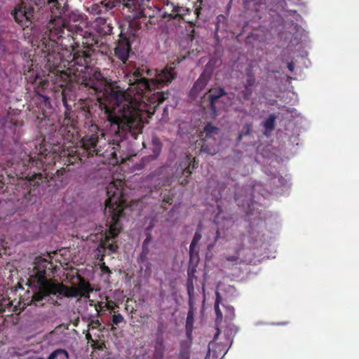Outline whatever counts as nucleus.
Wrapping results in <instances>:
<instances>
[{
    "mask_svg": "<svg viewBox=\"0 0 359 359\" xmlns=\"http://www.w3.org/2000/svg\"><path fill=\"white\" fill-rule=\"evenodd\" d=\"M92 56L93 51L88 47L86 50L74 48L67 60L63 62L68 65L67 71L57 70L61 74L56 76L55 81L62 86V78L69 79V83L89 88L95 94H102L96 102L83 100L79 108L81 115L90 119L100 109L111 131L121 138L130 135L136 139L142 133L144 120L151 117L156 107L168 97V91L151 93L152 90L170 83L175 78L174 69L165 67L149 81L144 74L146 72L151 75V71L137 68L129 78V87L126 91L116 82L104 77L100 70L91 68Z\"/></svg>",
    "mask_w": 359,
    "mask_h": 359,
    "instance_id": "f257e3e1",
    "label": "nucleus"
},
{
    "mask_svg": "<svg viewBox=\"0 0 359 359\" xmlns=\"http://www.w3.org/2000/svg\"><path fill=\"white\" fill-rule=\"evenodd\" d=\"M69 92H63L62 102L65 107V118L61 126L49 119L40 123V133L43 139L39 143L36 140L33 144L36 151L34 156L28 155V165L24 163V199L36 202V198L43 194L46 189L53 185L57 189L67 183L66 168L57 169L55 172H48V167L60 160L69 166L81 161L74 144L76 133V121L74 118L72 105L74 100Z\"/></svg>",
    "mask_w": 359,
    "mask_h": 359,
    "instance_id": "f03ea898",
    "label": "nucleus"
},
{
    "mask_svg": "<svg viewBox=\"0 0 359 359\" xmlns=\"http://www.w3.org/2000/svg\"><path fill=\"white\" fill-rule=\"evenodd\" d=\"M44 60H46V68L48 72L47 76L44 79L40 74L36 65H35V68H29L27 73H25V70L24 69L25 79L27 80V84L30 83L33 86V89L35 93L30 101L31 105H35L38 109V110L33 109L34 112L44 114L46 109L52 108L49 97L44 93V89L48 86V83L49 82L53 83L54 88H61L60 97H61L62 103L63 92L71 93L72 95V97L74 100L72 107L74 106V95L71 90L66 88V85L67 82H69V79L62 78V81L64 82L62 86L58 85V83L55 81L56 76L61 74L57 70L67 71L68 65L64 64L63 62L67 61V58H65L64 55L59 52H52L47 54ZM32 108H34V106H32Z\"/></svg>",
    "mask_w": 359,
    "mask_h": 359,
    "instance_id": "7ed1b4c3",
    "label": "nucleus"
},
{
    "mask_svg": "<svg viewBox=\"0 0 359 359\" xmlns=\"http://www.w3.org/2000/svg\"><path fill=\"white\" fill-rule=\"evenodd\" d=\"M50 263L45 259L34 262L33 274L29 276L27 285L32 290L31 299H24V309L27 306L41 307L43 300L51 294H58L67 297H80L81 290L75 287H68L62 283H54L46 278V269Z\"/></svg>",
    "mask_w": 359,
    "mask_h": 359,
    "instance_id": "20e7f679",
    "label": "nucleus"
},
{
    "mask_svg": "<svg viewBox=\"0 0 359 359\" xmlns=\"http://www.w3.org/2000/svg\"><path fill=\"white\" fill-rule=\"evenodd\" d=\"M124 182L121 180L113 181L107 187V199L105 201V210L108 209L110 217L108 234L106 236L104 245L111 252L117 250L115 243H110L109 239L115 238L122 230L120 218L123 215V210L128 207L126 195L123 191Z\"/></svg>",
    "mask_w": 359,
    "mask_h": 359,
    "instance_id": "39448f33",
    "label": "nucleus"
},
{
    "mask_svg": "<svg viewBox=\"0 0 359 359\" xmlns=\"http://www.w3.org/2000/svg\"><path fill=\"white\" fill-rule=\"evenodd\" d=\"M57 3V0H24V39H29L32 43L35 39L36 13L33 5L41 8L46 4Z\"/></svg>",
    "mask_w": 359,
    "mask_h": 359,
    "instance_id": "423d86ee",
    "label": "nucleus"
},
{
    "mask_svg": "<svg viewBox=\"0 0 359 359\" xmlns=\"http://www.w3.org/2000/svg\"><path fill=\"white\" fill-rule=\"evenodd\" d=\"M92 133L86 134L81 140V147L86 152L88 156L97 155L99 150L97 143L99 140V130L97 126H91Z\"/></svg>",
    "mask_w": 359,
    "mask_h": 359,
    "instance_id": "0eeeda50",
    "label": "nucleus"
},
{
    "mask_svg": "<svg viewBox=\"0 0 359 359\" xmlns=\"http://www.w3.org/2000/svg\"><path fill=\"white\" fill-rule=\"evenodd\" d=\"M130 13H132V16L133 20L130 21L128 23V27L127 28V31L125 32L124 29L122 28L120 34V36H126L129 39L134 37L137 31L142 27V22H140V19H143V20H146V15L144 14V8H143V15L141 16H135V14L137 13L138 8L133 6L130 8H128Z\"/></svg>",
    "mask_w": 359,
    "mask_h": 359,
    "instance_id": "6e6552de",
    "label": "nucleus"
},
{
    "mask_svg": "<svg viewBox=\"0 0 359 359\" xmlns=\"http://www.w3.org/2000/svg\"><path fill=\"white\" fill-rule=\"evenodd\" d=\"M226 94V93L224 89L221 87L211 88L205 94L209 102L208 107L212 117H215L217 115V104L219 102V99Z\"/></svg>",
    "mask_w": 359,
    "mask_h": 359,
    "instance_id": "1a4fd4ad",
    "label": "nucleus"
},
{
    "mask_svg": "<svg viewBox=\"0 0 359 359\" xmlns=\"http://www.w3.org/2000/svg\"><path fill=\"white\" fill-rule=\"evenodd\" d=\"M256 87V78L250 69L246 71V79L243 83V89L240 91L239 95L243 100H249Z\"/></svg>",
    "mask_w": 359,
    "mask_h": 359,
    "instance_id": "9d476101",
    "label": "nucleus"
},
{
    "mask_svg": "<svg viewBox=\"0 0 359 359\" xmlns=\"http://www.w3.org/2000/svg\"><path fill=\"white\" fill-rule=\"evenodd\" d=\"M120 39L114 49L115 55L117 58L122 61L123 64H126L128 61L129 52L131 50L130 39L126 36H121Z\"/></svg>",
    "mask_w": 359,
    "mask_h": 359,
    "instance_id": "9b49d317",
    "label": "nucleus"
},
{
    "mask_svg": "<svg viewBox=\"0 0 359 359\" xmlns=\"http://www.w3.org/2000/svg\"><path fill=\"white\" fill-rule=\"evenodd\" d=\"M115 0H102L98 4H93L87 8V11L92 15L105 14L116 6Z\"/></svg>",
    "mask_w": 359,
    "mask_h": 359,
    "instance_id": "f8f14e48",
    "label": "nucleus"
},
{
    "mask_svg": "<svg viewBox=\"0 0 359 359\" xmlns=\"http://www.w3.org/2000/svg\"><path fill=\"white\" fill-rule=\"evenodd\" d=\"M65 27V24L63 22L62 27H52L50 28L49 33L48 34V39L46 36H43L41 39V42L42 46L45 48L49 46L48 43L53 42L55 43L56 40L62 37V34H64V28Z\"/></svg>",
    "mask_w": 359,
    "mask_h": 359,
    "instance_id": "ddd939ff",
    "label": "nucleus"
},
{
    "mask_svg": "<svg viewBox=\"0 0 359 359\" xmlns=\"http://www.w3.org/2000/svg\"><path fill=\"white\" fill-rule=\"evenodd\" d=\"M164 12L163 17L167 18L170 20L177 19L181 18L180 12L182 10V7L178 5H175L173 2L170 0H165L164 3Z\"/></svg>",
    "mask_w": 359,
    "mask_h": 359,
    "instance_id": "4468645a",
    "label": "nucleus"
},
{
    "mask_svg": "<svg viewBox=\"0 0 359 359\" xmlns=\"http://www.w3.org/2000/svg\"><path fill=\"white\" fill-rule=\"evenodd\" d=\"M162 147H163V144H162L161 141L160 140V139L156 135L152 136L150 149L151 150L153 154L151 155L144 157L143 160L144 161L156 160L161 154V151H162Z\"/></svg>",
    "mask_w": 359,
    "mask_h": 359,
    "instance_id": "2eb2a0df",
    "label": "nucleus"
},
{
    "mask_svg": "<svg viewBox=\"0 0 359 359\" xmlns=\"http://www.w3.org/2000/svg\"><path fill=\"white\" fill-rule=\"evenodd\" d=\"M210 79V76L209 74L205 72L202 73L191 89V95L193 96H197V95L205 88Z\"/></svg>",
    "mask_w": 359,
    "mask_h": 359,
    "instance_id": "dca6fc26",
    "label": "nucleus"
},
{
    "mask_svg": "<svg viewBox=\"0 0 359 359\" xmlns=\"http://www.w3.org/2000/svg\"><path fill=\"white\" fill-rule=\"evenodd\" d=\"M120 149L121 144L118 140H116V143H113V147L109 154L111 163L118 164L124 161L123 155L120 151Z\"/></svg>",
    "mask_w": 359,
    "mask_h": 359,
    "instance_id": "f3484780",
    "label": "nucleus"
},
{
    "mask_svg": "<svg viewBox=\"0 0 359 359\" xmlns=\"http://www.w3.org/2000/svg\"><path fill=\"white\" fill-rule=\"evenodd\" d=\"M201 233L199 231H196L189 246V256L191 262L194 261H196V262H198V252L196 250L195 248L198 243L201 239Z\"/></svg>",
    "mask_w": 359,
    "mask_h": 359,
    "instance_id": "a211bd4d",
    "label": "nucleus"
},
{
    "mask_svg": "<svg viewBox=\"0 0 359 359\" xmlns=\"http://www.w3.org/2000/svg\"><path fill=\"white\" fill-rule=\"evenodd\" d=\"M198 167V162L196 161V158H194L191 161H190L188 165L182 170V175L185 176V177L180 181L182 185H186L189 183V177L191 175L192 171Z\"/></svg>",
    "mask_w": 359,
    "mask_h": 359,
    "instance_id": "6ab92c4d",
    "label": "nucleus"
},
{
    "mask_svg": "<svg viewBox=\"0 0 359 359\" xmlns=\"http://www.w3.org/2000/svg\"><path fill=\"white\" fill-rule=\"evenodd\" d=\"M191 344V338L189 340H184L180 342V351L178 354L179 359H189L190 349Z\"/></svg>",
    "mask_w": 359,
    "mask_h": 359,
    "instance_id": "aec40b11",
    "label": "nucleus"
},
{
    "mask_svg": "<svg viewBox=\"0 0 359 359\" xmlns=\"http://www.w3.org/2000/svg\"><path fill=\"white\" fill-rule=\"evenodd\" d=\"M150 0H128V5L130 6V8L133 6L137 8L138 7L137 13L135 14V16H141L143 15V8L146 5V2L149 1Z\"/></svg>",
    "mask_w": 359,
    "mask_h": 359,
    "instance_id": "412c9836",
    "label": "nucleus"
},
{
    "mask_svg": "<svg viewBox=\"0 0 359 359\" xmlns=\"http://www.w3.org/2000/svg\"><path fill=\"white\" fill-rule=\"evenodd\" d=\"M77 288L81 290L80 297H83L85 298H88L90 297V293L93 290L90 283L83 280L81 281L79 287Z\"/></svg>",
    "mask_w": 359,
    "mask_h": 359,
    "instance_id": "4be33fe9",
    "label": "nucleus"
},
{
    "mask_svg": "<svg viewBox=\"0 0 359 359\" xmlns=\"http://www.w3.org/2000/svg\"><path fill=\"white\" fill-rule=\"evenodd\" d=\"M276 116L274 114H271L267 119L263 122V126L265 129V134L271 133L275 128V121Z\"/></svg>",
    "mask_w": 359,
    "mask_h": 359,
    "instance_id": "5701e85b",
    "label": "nucleus"
},
{
    "mask_svg": "<svg viewBox=\"0 0 359 359\" xmlns=\"http://www.w3.org/2000/svg\"><path fill=\"white\" fill-rule=\"evenodd\" d=\"M222 297L218 292H216V299L214 305V309L216 314V320L221 321L222 320V313L219 309V304Z\"/></svg>",
    "mask_w": 359,
    "mask_h": 359,
    "instance_id": "b1692460",
    "label": "nucleus"
},
{
    "mask_svg": "<svg viewBox=\"0 0 359 359\" xmlns=\"http://www.w3.org/2000/svg\"><path fill=\"white\" fill-rule=\"evenodd\" d=\"M22 352L20 348L11 347L7 352V359H20Z\"/></svg>",
    "mask_w": 359,
    "mask_h": 359,
    "instance_id": "393cba45",
    "label": "nucleus"
},
{
    "mask_svg": "<svg viewBox=\"0 0 359 359\" xmlns=\"http://www.w3.org/2000/svg\"><path fill=\"white\" fill-rule=\"evenodd\" d=\"M194 323V314L191 311H189L187 313V320H186V330L188 338L191 337V333L193 328Z\"/></svg>",
    "mask_w": 359,
    "mask_h": 359,
    "instance_id": "a878e982",
    "label": "nucleus"
},
{
    "mask_svg": "<svg viewBox=\"0 0 359 359\" xmlns=\"http://www.w3.org/2000/svg\"><path fill=\"white\" fill-rule=\"evenodd\" d=\"M59 356H62L65 359H69V353L65 349L58 348L53 351L47 359H56Z\"/></svg>",
    "mask_w": 359,
    "mask_h": 359,
    "instance_id": "bb28decb",
    "label": "nucleus"
},
{
    "mask_svg": "<svg viewBox=\"0 0 359 359\" xmlns=\"http://www.w3.org/2000/svg\"><path fill=\"white\" fill-rule=\"evenodd\" d=\"M165 351V346H154V352H153L152 356L155 357L156 359H163Z\"/></svg>",
    "mask_w": 359,
    "mask_h": 359,
    "instance_id": "cd10ccee",
    "label": "nucleus"
},
{
    "mask_svg": "<svg viewBox=\"0 0 359 359\" xmlns=\"http://www.w3.org/2000/svg\"><path fill=\"white\" fill-rule=\"evenodd\" d=\"M12 15L15 20L20 24L22 21V11H21V5H18L12 12Z\"/></svg>",
    "mask_w": 359,
    "mask_h": 359,
    "instance_id": "c85d7f7f",
    "label": "nucleus"
},
{
    "mask_svg": "<svg viewBox=\"0 0 359 359\" xmlns=\"http://www.w3.org/2000/svg\"><path fill=\"white\" fill-rule=\"evenodd\" d=\"M149 251V250L148 245L142 243V251L141 255L137 260V262L139 263L143 262L144 261V259H146V257L148 255Z\"/></svg>",
    "mask_w": 359,
    "mask_h": 359,
    "instance_id": "c756f323",
    "label": "nucleus"
},
{
    "mask_svg": "<svg viewBox=\"0 0 359 359\" xmlns=\"http://www.w3.org/2000/svg\"><path fill=\"white\" fill-rule=\"evenodd\" d=\"M218 130V128L214 126H212L211 123H208L204 127V132L205 133L206 135H209L212 134V133H215Z\"/></svg>",
    "mask_w": 359,
    "mask_h": 359,
    "instance_id": "7c9ffc66",
    "label": "nucleus"
},
{
    "mask_svg": "<svg viewBox=\"0 0 359 359\" xmlns=\"http://www.w3.org/2000/svg\"><path fill=\"white\" fill-rule=\"evenodd\" d=\"M124 321V318L121 313L114 314L112 316V323L114 325H118L120 323Z\"/></svg>",
    "mask_w": 359,
    "mask_h": 359,
    "instance_id": "2f4dec72",
    "label": "nucleus"
},
{
    "mask_svg": "<svg viewBox=\"0 0 359 359\" xmlns=\"http://www.w3.org/2000/svg\"><path fill=\"white\" fill-rule=\"evenodd\" d=\"M173 198H174L173 194L164 195L163 197L162 201H163V203H165L168 205H171L173 202Z\"/></svg>",
    "mask_w": 359,
    "mask_h": 359,
    "instance_id": "473e14b6",
    "label": "nucleus"
},
{
    "mask_svg": "<svg viewBox=\"0 0 359 359\" xmlns=\"http://www.w3.org/2000/svg\"><path fill=\"white\" fill-rule=\"evenodd\" d=\"M154 346H165L164 344V340L162 336L158 335L156 336L155 342H154Z\"/></svg>",
    "mask_w": 359,
    "mask_h": 359,
    "instance_id": "72a5a7b5",
    "label": "nucleus"
},
{
    "mask_svg": "<svg viewBox=\"0 0 359 359\" xmlns=\"http://www.w3.org/2000/svg\"><path fill=\"white\" fill-rule=\"evenodd\" d=\"M193 262H190V264H191ZM196 271V266H191V265H189L188 271H187V273H188V276H189V280L191 279V278L194 277V273H195Z\"/></svg>",
    "mask_w": 359,
    "mask_h": 359,
    "instance_id": "f704fd0d",
    "label": "nucleus"
},
{
    "mask_svg": "<svg viewBox=\"0 0 359 359\" xmlns=\"http://www.w3.org/2000/svg\"><path fill=\"white\" fill-rule=\"evenodd\" d=\"M100 269L102 273L111 274V271L110 269L105 265V264L103 262L100 266Z\"/></svg>",
    "mask_w": 359,
    "mask_h": 359,
    "instance_id": "c9c22d12",
    "label": "nucleus"
},
{
    "mask_svg": "<svg viewBox=\"0 0 359 359\" xmlns=\"http://www.w3.org/2000/svg\"><path fill=\"white\" fill-rule=\"evenodd\" d=\"M93 348L95 349L102 350L104 346V343H99L98 341L94 342L92 345Z\"/></svg>",
    "mask_w": 359,
    "mask_h": 359,
    "instance_id": "e433bc0d",
    "label": "nucleus"
},
{
    "mask_svg": "<svg viewBox=\"0 0 359 359\" xmlns=\"http://www.w3.org/2000/svg\"><path fill=\"white\" fill-rule=\"evenodd\" d=\"M151 241V236L150 233H147V237L143 242V244L149 245V244L150 243Z\"/></svg>",
    "mask_w": 359,
    "mask_h": 359,
    "instance_id": "4c0bfd02",
    "label": "nucleus"
},
{
    "mask_svg": "<svg viewBox=\"0 0 359 359\" xmlns=\"http://www.w3.org/2000/svg\"><path fill=\"white\" fill-rule=\"evenodd\" d=\"M226 259L229 262H236L238 259V257L236 255L228 256Z\"/></svg>",
    "mask_w": 359,
    "mask_h": 359,
    "instance_id": "58836bf2",
    "label": "nucleus"
},
{
    "mask_svg": "<svg viewBox=\"0 0 359 359\" xmlns=\"http://www.w3.org/2000/svg\"><path fill=\"white\" fill-rule=\"evenodd\" d=\"M117 3H122L124 7L130 8V6L128 5V0H115Z\"/></svg>",
    "mask_w": 359,
    "mask_h": 359,
    "instance_id": "ea45409f",
    "label": "nucleus"
},
{
    "mask_svg": "<svg viewBox=\"0 0 359 359\" xmlns=\"http://www.w3.org/2000/svg\"><path fill=\"white\" fill-rule=\"evenodd\" d=\"M163 333V326L159 325L157 328L156 336H158V335L162 336Z\"/></svg>",
    "mask_w": 359,
    "mask_h": 359,
    "instance_id": "a19ab883",
    "label": "nucleus"
},
{
    "mask_svg": "<svg viewBox=\"0 0 359 359\" xmlns=\"http://www.w3.org/2000/svg\"><path fill=\"white\" fill-rule=\"evenodd\" d=\"M288 69L290 71V72H293L294 70V64L293 62H289L287 65Z\"/></svg>",
    "mask_w": 359,
    "mask_h": 359,
    "instance_id": "79ce46f5",
    "label": "nucleus"
},
{
    "mask_svg": "<svg viewBox=\"0 0 359 359\" xmlns=\"http://www.w3.org/2000/svg\"><path fill=\"white\" fill-rule=\"evenodd\" d=\"M21 310H22V309H21V308L18 309L16 306H15V307H14V311H15V312H16V313H15V315H16V316H18V315L20 313Z\"/></svg>",
    "mask_w": 359,
    "mask_h": 359,
    "instance_id": "37998d69",
    "label": "nucleus"
},
{
    "mask_svg": "<svg viewBox=\"0 0 359 359\" xmlns=\"http://www.w3.org/2000/svg\"><path fill=\"white\" fill-rule=\"evenodd\" d=\"M167 205L165 203H163V201H162V203L161 204V208L163 209V210H166L168 209L167 208Z\"/></svg>",
    "mask_w": 359,
    "mask_h": 359,
    "instance_id": "c03bdc74",
    "label": "nucleus"
},
{
    "mask_svg": "<svg viewBox=\"0 0 359 359\" xmlns=\"http://www.w3.org/2000/svg\"><path fill=\"white\" fill-rule=\"evenodd\" d=\"M107 27H108V29L107 31L106 32V34H111V32H112V29L113 27L110 25H107Z\"/></svg>",
    "mask_w": 359,
    "mask_h": 359,
    "instance_id": "a18cd8bd",
    "label": "nucleus"
},
{
    "mask_svg": "<svg viewBox=\"0 0 359 359\" xmlns=\"http://www.w3.org/2000/svg\"><path fill=\"white\" fill-rule=\"evenodd\" d=\"M176 209H177V206H176V205L173 206V207L171 208V210H170V212H169V213H168V214L170 215V214H171L172 212H175V211L176 210Z\"/></svg>",
    "mask_w": 359,
    "mask_h": 359,
    "instance_id": "49530a36",
    "label": "nucleus"
},
{
    "mask_svg": "<svg viewBox=\"0 0 359 359\" xmlns=\"http://www.w3.org/2000/svg\"><path fill=\"white\" fill-rule=\"evenodd\" d=\"M18 285L20 287H22V285H21V282H20V281H19V282L18 283Z\"/></svg>",
    "mask_w": 359,
    "mask_h": 359,
    "instance_id": "de8ad7c7",
    "label": "nucleus"
},
{
    "mask_svg": "<svg viewBox=\"0 0 359 359\" xmlns=\"http://www.w3.org/2000/svg\"><path fill=\"white\" fill-rule=\"evenodd\" d=\"M219 235V231H217V232H216V238H218Z\"/></svg>",
    "mask_w": 359,
    "mask_h": 359,
    "instance_id": "09e8293b",
    "label": "nucleus"
},
{
    "mask_svg": "<svg viewBox=\"0 0 359 359\" xmlns=\"http://www.w3.org/2000/svg\"><path fill=\"white\" fill-rule=\"evenodd\" d=\"M219 331L218 330L217 334L215 335V338L216 339L217 336L219 334Z\"/></svg>",
    "mask_w": 359,
    "mask_h": 359,
    "instance_id": "8fccbe9b",
    "label": "nucleus"
},
{
    "mask_svg": "<svg viewBox=\"0 0 359 359\" xmlns=\"http://www.w3.org/2000/svg\"><path fill=\"white\" fill-rule=\"evenodd\" d=\"M290 12L292 13H296V11H294H294H290Z\"/></svg>",
    "mask_w": 359,
    "mask_h": 359,
    "instance_id": "3c124183",
    "label": "nucleus"
},
{
    "mask_svg": "<svg viewBox=\"0 0 359 359\" xmlns=\"http://www.w3.org/2000/svg\"><path fill=\"white\" fill-rule=\"evenodd\" d=\"M31 66L33 67L34 66V64H33V60H31Z\"/></svg>",
    "mask_w": 359,
    "mask_h": 359,
    "instance_id": "603ef678",
    "label": "nucleus"
},
{
    "mask_svg": "<svg viewBox=\"0 0 359 359\" xmlns=\"http://www.w3.org/2000/svg\"><path fill=\"white\" fill-rule=\"evenodd\" d=\"M108 309H112V306H108Z\"/></svg>",
    "mask_w": 359,
    "mask_h": 359,
    "instance_id": "864d4df0",
    "label": "nucleus"
},
{
    "mask_svg": "<svg viewBox=\"0 0 359 359\" xmlns=\"http://www.w3.org/2000/svg\"><path fill=\"white\" fill-rule=\"evenodd\" d=\"M104 255H102V258L100 259V260H101V261H102V260H103V257H104Z\"/></svg>",
    "mask_w": 359,
    "mask_h": 359,
    "instance_id": "5fc2aeb1",
    "label": "nucleus"
},
{
    "mask_svg": "<svg viewBox=\"0 0 359 359\" xmlns=\"http://www.w3.org/2000/svg\"><path fill=\"white\" fill-rule=\"evenodd\" d=\"M27 90H30L31 89V87H27Z\"/></svg>",
    "mask_w": 359,
    "mask_h": 359,
    "instance_id": "6e6d98bb",
    "label": "nucleus"
},
{
    "mask_svg": "<svg viewBox=\"0 0 359 359\" xmlns=\"http://www.w3.org/2000/svg\"><path fill=\"white\" fill-rule=\"evenodd\" d=\"M36 359H44L43 358H37Z\"/></svg>",
    "mask_w": 359,
    "mask_h": 359,
    "instance_id": "4d7b16f0",
    "label": "nucleus"
}]
</instances>
